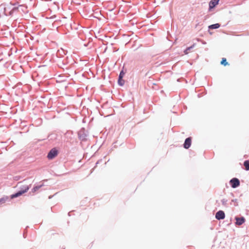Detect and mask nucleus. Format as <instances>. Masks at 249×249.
<instances>
[{"mask_svg":"<svg viewBox=\"0 0 249 249\" xmlns=\"http://www.w3.org/2000/svg\"><path fill=\"white\" fill-rule=\"evenodd\" d=\"M195 46V44H194L192 46L190 47L187 48L184 52L185 54H187L189 53V51H190L192 49H193Z\"/></svg>","mask_w":249,"mask_h":249,"instance_id":"11","label":"nucleus"},{"mask_svg":"<svg viewBox=\"0 0 249 249\" xmlns=\"http://www.w3.org/2000/svg\"><path fill=\"white\" fill-rule=\"evenodd\" d=\"M57 154L58 151L55 148H53L49 152L47 157L49 159L52 160L55 157Z\"/></svg>","mask_w":249,"mask_h":249,"instance_id":"2","label":"nucleus"},{"mask_svg":"<svg viewBox=\"0 0 249 249\" xmlns=\"http://www.w3.org/2000/svg\"><path fill=\"white\" fill-rule=\"evenodd\" d=\"M5 202V199L4 198H2L0 199V204L4 203Z\"/></svg>","mask_w":249,"mask_h":249,"instance_id":"14","label":"nucleus"},{"mask_svg":"<svg viewBox=\"0 0 249 249\" xmlns=\"http://www.w3.org/2000/svg\"><path fill=\"white\" fill-rule=\"evenodd\" d=\"M29 189V187L28 185H25L23 186L21 188L20 191H19L18 192H17V193H16L12 196V198L17 197H18V196L22 195L23 194L27 192V191Z\"/></svg>","mask_w":249,"mask_h":249,"instance_id":"1","label":"nucleus"},{"mask_svg":"<svg viewBox=\"0 0 249 249\" xmlns=\"http://www.w3.org/2000/svg\"><path fill=\"white\" fill-rule=\"evenodd\" d=\"M236 224L238 225H241L244 223L245 221V219L244 217H236Z\"/></svg>","mask_w":249,"mask_h":249,"instance_id":"7","label":"nucleus"},{"mask_svg":"<svg viewBox=\"0 0 249 249\" xmlns=\"http://www.w3.org/2000/svg\"><path fill=\"white\" fill-rule=\"evenodd\" d=\"M244 165L246 170H249V160H245L244 162Z\"/></svg>","mask_w":249,"mask_h":249,"instance_id":"10","label":"nucleus"},{"mask_svg":"<svg viewBox=\"0 0 249 249\" xmlns=\"http://www.w3.org/2000/svg\"><path fill=\"white\" fill-rule=\"evenodd\" d=\"M124 75V72L123 71H122L119 75V80H118V84L121 85L123 86L124 85V80H123V77Z\"/></svg>","mask_w":249,"mask_h":249,"instance_id":"6","label":"nucleus"},{"mask_svg":"<svg viewBox=\"0 0 249 249\" xmlns=\"http://www.w3.org/2000/svg\"><path fill=\"white\" fill-rule=\"evenodd\" d=\"M230 183L232 188H236L240 185V181L238 179L233 178L230 180Z\"/></svg>","mask_w":249,"mask_h":249,"instance_id":"3","label":"nucleus"},{"mask_svg":"<svg viewBox=\"0 0 249 249\" xmlns=\"http://www.w3.org/2000/svg\"><path fill=\"white\" fill-rule=\"evenodd\" d=\"M192 140L190 137L187 138L183 144L184 147L186 149L189 148L191 145Z\"/></svg>","mask_w":249,"mask_h":249,"instance_id":"5","label":"nucleus"},{"mask_svg":"<svg viewBox=\"0 0 249 249\" xmlns=\"http://www.w3.org/2000/svg\"><path fill=\"white\" fill-rule=\"evenodd\" d=\"M220 27V24L219 23L214 24L209 26V29H217Z\"/></svg>","mask_w":249,"mask_h":249,"instance_id":"9","label":"nucleus"},{"mask_svg":"<svg viewBox=\"0 0 249 249\" xmlns=\"http://www.w3.org/2000/svg\"><path fill=\"white\" fill-rule=\"evenodd\" d=\"M221 64L226 66L229 65L228 63L227 62L226 59L225 58H223L222 59V60L221 61Z\"/></svg>","mask_w":249,"mask_h":249,"instance_id":"12","label":"nucleus"},{"mask_svg":"<svg viewBox=\"0 0 249 249\" xmlns=\"http://www.w3.org/2000/svg\"><path fill=\"white\" fill-rule=\"evenodd\" d=\"M40 188V186H36L34 187L32 190V192L34 193L36 191H37L39 188Z\"/></svg>","mask_w":249,"mask_h":249,"instance_id":"13","label":"nucleus"},{"mask_svg":"<svg viewBox=\"0 0 249 249\" xmlns=\"http://www.w3.org/2000/svg\"><path fill=\"white\" fill-rule=\"evenodd\" d=\"M225 216V213L222 211H219L215 214V218L218 220L223 219Z\"/></svg>","mask_w":249,"mask_h":249,"instance_id":"4","label":"nucleus"},{"mask_svg":"<svg viewBox=\"0 0 249 249\" xmlns=\"http://www.w3.org/2000/svg\"><path fill=\"white\" fill-rule=\"evenodd\" d=\"M218 3V0H212L209 3L210 9L213 8Z\"/></svg>","mask_w":249,"mask_h":249,"instance_id":"8","label":"nucleus"}]
</instances>
